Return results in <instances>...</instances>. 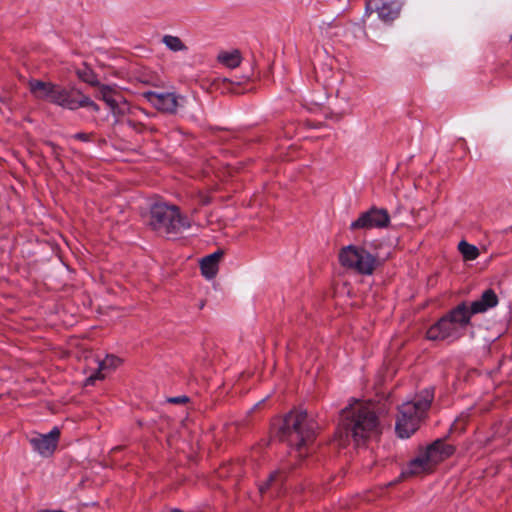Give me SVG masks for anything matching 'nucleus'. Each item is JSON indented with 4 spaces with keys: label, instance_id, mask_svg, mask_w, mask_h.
<instances>
[{
    "label": "nucleus",
    "instance_id": "7ed1b4c3",
    "mask_svg": "<svg viewBox=\"0 0 512 512\" xmlns=\"http://www.w3.org/2000/svg\"><path fill=\"white\" fill-rule=\"evenodd\" d=\"M470 323L471 317L467 312V303L461 302L430 326L426 336L432 341L454 342L464 336Z\"/></svg>",
    "mask_w": 512,
    "mask_h": 512
},
{
    "label": "nucleus",
    "instance_id": "2eb2a0df",
    "mask_svg": "<svg viewBox=\"0 0 512 512\" xmlns=\"http://www.w3.org/2000/svg\"><path fill=\"white\" fill-rule=\"evenodd\" d=\"M402 6L403 2L400 0H387L376 7V12L382 21L392 22L399 17Z\"/></svg>",
    "mask_w": 512,
    "mask_h": 512
},
{
    "label": "nucleus",
    "instance_id": "dca6fc26",
    "mask_svg": "<svg viewBox=\"0 0 512 512\" xmlns=\"http://www.w3.org/2000/svg\"><path fill=\"white\" fill-rule=\"evenodd\" d=\"M121 360L114 355H107L98 362L97 370L86 379V385H92L96 380L104 379L105 372L111 371L119 366Z\"/></svg>",
    "mask_w": 512,
    "mask_h": 512
},
{
    "label": "nucleus",
    "instance_id": "f3484780",
    "mask_svg": "<svg viewBox=\"0 0 512 512\" xmlns=\"http://www.w3.org/2000/svg\"><path fill=\"white\" fill-rule=\"evenodd\" d=\"M79 108H88L95 113L100 111V107L89 96L83 94L79 89L74 88L69 102L68 110L75 111Z\"/></svg>",
    "mask_w": 512,
    "mask_h": 512
},
{
    "label": "nucleus",
    "instance_id": "b1692460",
    "mask_svg": "<svg viewBox=\"0 0 512 512\" xmlns=\"http://www.w3.org/2000/svg\"><path fill=\"white\" fill-rule=\"evenodd\" d=\"M79 77L85 81L86 83L92 85V86H97L99 85V82L95 79V76L94 75H88L86 73L84 74H79Z\"/></svg>",
    "mask_w": 512,
    "mask_h": 512
},
{
    "label": "nucleus",
    "instance_id": "1a4fd4ad",
    "mask_svg": "<svg viewBox=\"0 0 512 512\" xmlns=\"http://www.w3.org/2000/svg\"><path fill=\"white\" fill-rule=\"evenodd\" d=\"M144 97L157 110L168 114H176L185 101L184 96L174 92L148 91L144 93Z\"/></svg>",
    "mask_w": 512,
    "mask_h": 512
},
{
    "label": "nucleus",
    "instance_id": "ddd939ff",
    "mask_svg": "<svg viewBox=\"0 0 512 512\" xmlns=\"http://www.w3.org/2000/svg\"><path fill=\"white\" fill-rule=\"evenodd\" d=\"M455 452L454 446L447 444L443 439H437L427 446L423 452L432 466L450 457Z\"/></svg>",
    "mask_w": 512,
    "mask_h": 512
},
{
    "label": "nucleus",
    "instance_id": "5701e85b",
    "mask_svg": "<svg viewBox=\"0 0 512 512\" xmlns=\"http://www.w3.org/2000/svg\"><path fill=\"white\" fill-rule=\"evenodd\" d=\"M167 401H168V403L177 404V405L186 404L189 402V397H187L185 395L175 396V397L168 398Z\"/></svg>",
    "mask_w": 512,
    "mask_h": 512
},
{
    "label": "nucleus",
    "instance_id": "0eeeda50",
    "mask_svg": "<svg viewBox=\"0 0 512 512\" xmlns=\"http://www.w3.org/2000/svg\"><path fill=\"white\" fill-rule=\"evenodd\" d=\"M376 257L363 247L349 245L341 249L339 262L342 266L359 274L371 275L376 266Z\"/></svg>",
    "mask_w": 512,
    "mask_h": 512
},
{
    "label": "nucleus",
    "instance_id": "aec40b11",
    "mask_svg": "<svg viewBox=\"0 0 512 512\" xmlns=\"http://www.w3.org/2000/svg\"><path fill=\"white\" fill-rule=\"evenodd\" d=\"M218 60L228 68H235L241 63V54L238 50L222 52L218 55Z\"/></svg>",
    "mask_w": 512,
    "mask_h": 512
},
{
    "label": "nucleus",
    "instance_id": "412c9836",
    "mask_svg": "<svg viewBox=\"0 0 512 512\" xmlns=\"http://www.w3.org/2000/svg\"><path fill=\"white\" fill-rule=\"evenodd\" d=\"M458 249L465 261L475 260L479 256L478 248L464 240L459 242Z\"/></svg>",
    "mask_w": 512,
    "mask_h": 512
},
{
    "label": "nucleus",
    "instance_id": "f257e3e1",
    "mask_svg": "<svg viewBox=\"0 0 512 512\" xmlns=\"http://www.w3.org/2000/svg\"><path fill=\"white\" fill-rule=\"evenodd\" d=\"M341 427L346 437L359 446L380 434V422L375 411L368 405L356 402L341 413Z\"/></svg>",
    "mask_w": 512,
    "mask_h": 512
},
{
    "label": "nucleus",
    "instance_id": "9d476101",
    "mask_svg": "<svg viewBox=\"0 0 512 512\" xmlns=\"http://www.w3.org/2000/svg\"><path fill=\"white\" fill-rule=\"evenodd\" d=\"M95 97L106 103L111 113L118 119L129 111V104L123 96L108 85H97Z\"/></svg>",
    "mask_w": 512,
    "mask_h": 512
},
{
    "label": "nucleus",
    "instance_id": "4468645a",
    "mask_svg": "<svg viewBox=\"0 0 512 512\" xmlns=\"http://www.w3.org/2000/svg\"><path fill=\"white\" fill-rule=\"evenodd\" d=\"M498 304V297L494 290H485L478 300L473 301L470 305L467 304V312L470 317L475 314L486 312L488 309L495 307Z\"/></svg>",
    "mask_w": 512,
    "mask_h": 512
},
{
    "label": "nucleus",
    "instance_id": "a211bd4d",
    "mask_svg": "<svg viewBox=\"0 0 512 512\" xmlns=\"http://www.w3.org/2000/svg\"><path fill=\"white\" fill-rule=\"evenodd\" d=\"M431 463L428 461L424 453L418 457L412 459L407 468L402 471L401 477L416 476L422 473H426L432 469Z\"/></svg>",
    "mask_w": 512,
    "mask_h": 512
},
{
    "label": "nucleus",
    "instance_id": "c85d7f7f",
    "mask_svg": "<svg viewBox=\"0 0 512 512\" xmlns=\"http://www.w3.org/2000/svg\"><path fill=\"white\" fill-rule=\"evenodd\" d=\"M171 512H182L181 510H178V509H174L173 511Z\"/></svg>",
    "mask_w": 512,
    "mask_h": 512
},
{
    "label": "nucleus",
    "instance_id": "f03ea898",
    "mask_svg": "<svg viewBox=\"0 0 512 512\" xmlns=\"http://www.w3.org/2000/svg\"><path fill=\"white\" fill-rule=\"evenodd\" d=\"M316 428V422L306 411L293 410L283 419L278 434L281 441L296 449L299 457H305L307 453L303 449L314 441Z\"/></svg>",
    "mask_w": 512,
    "mask_h": 512
},
{
    "label": "nucleus",
    "instance_id": "393cba45",
    "mask_svg": "<svg viewBox=\"0 0 512 512\" xmlns=\"http://www.w3.org/2000/svg\"><path fill=\"white\" fill-rule=\"evenodd\" d=\"M73 138L77 139V140H80V141H83V142H88L91 140L92 138V134L90 133H84V132H78L76 134L73 135Z\"/></svg>",
    "mask_w": 512,
    "mask_h": 512
},
{
    "label": "nucleus",
    "instance_id": "9b49d317",
    "mask_svg": "<svg viewBox=\"0 0 512 512\" xmlns=\"http://www.w3.org/2000/svg\"><path fill=\"white\" fill-rule=\"evenodd\" d=\"M60 437V430L54 427L47 434H36L29 439V442L37 453L43 457L51 456L57 448Z\"/></svg>",
    "mask_w": 512,
    "mask_h": 512
},
{
    "label": "nucleus",
    "instance_id": "6e6552de",
    "mask_svg": "<svg viewBox=\"0 0 512 512\" xmlns=\"http://www.w3.org/2000/svg\"><path fill=\"white\" fill-rule=\"evenodd\" d=\"M390 224V215L384 208L371 207L361 213L350 225L351 230L382 229Z\"/></svg>",
    "mask_w": 512,
    "mask_h": 512
},
{
    "label": "nucleus",
    "instance_id": "6ab92c4d",
    "mask_svg": "<svg viewBox=\"0 0 512 512\" xmlns=\"http://www.w3.org/2000/svg\"><path fill=\"white\" fill-rule=\"evenodd\" d=\"M223 256L222 251H216L210 255L205 256L200 262V269L202 275L207 279H212L218 272V263Z\"/></svg>",
    "mask_w": 512,
    "mask_h": 512
},
{
    "label": "nucleus",
    "instance_id": "4be33fe9",
    "mask_svg": "<svg viewBox=\"0 0 512 512\" xmlns=\"http://www.w3.org/2000/svg\"><path fill=\"white\" fill-rule=\"evenodd\" d=\"M162 42L166 45V47L173 51V52H178V51H185L187 50V46L183 43V41L177 37V36H173V35H165L163 36L162 38Z\"/></svg>",
    "mask_w": 512,
    "mask_h": 512
},
{
    "label": "nucleus",
    "instance_id": "c756f323",
    "mask_svg": "<svg viewBox=\"0 0 512 512\" xmlns=\"http://www.w3.org/2000/svg\"><path fill=\"white\" fill-rule=\"evenodd\" d=\"M511 39H512V35H511Z\"/></svg>",
    "mask_w": 512,
    "mask_h": 512
},
{
    "label": "nucleus",
    "instance_id": "423d86ee",
    "mask_svg": "<svg viewBox=\"0 0 512 512\" xmlns=\"http://www.w3.org/2000/svg\"><path fill=\"white\" fill-rule=\"evenodd\" d=\"M28 87L35 99L49 102L64 109H68L74 89V87L67 88L59 84L38 79L29 80Z\"/></svg>",
    "mask_w": 512,
    "mask_h": 512
},
{
    "label": "nucleus",
    "instance_id": "39448f33",
    "mask_svg": "<svg viewBox=\"0 0 512 512\" xmlns=\"http://www.w3.org/2000/svg\"><path fill=\"white\" fill-rule=\"evenodd\" d=\"M149 226L158 234H178L190 228V220L175 205L154 203L150 208Z\"/></svg>",
    "mask_w": 512,
    "mask_h": 512
},
{
    "label": "nucleus",
    "instance_id": "20e7f679",
    "mask_svg": "<svg viewBox=\"0 0 512 512\" xmlns=\"http://www.w3.org/2000/svg\"><path fill=\"white\" fill-rule=\"evenodd\" d=\"M433 398V390L425 389L414 400L404 402L399 406L395 429L400 438H409L416 432L420 421L430 408Z\"/></svg>",
    "mask_w": 512,
    "mask_h": 512
},
{
    "label": "nucleus",
    "instance_id": "a878e982",
    "mask_svg": "<svg viewBox=\"0 0 512 512\" xmlns=\"http://www.w3.org/2000/svg\"><path fill=\"white\" fill-rule=\"evenodd\" d=\"M45 144L50 148L51 153L55 156V158H58L60 155V147L50 141H47Z\"/></svg>",
    "mask_w": 512,
    "mask_h": 512
},
{
    "label": "nucleus",
    "instance_id": "cd10ccee",
    "mask_svg": "<svg viewBox=\"0 0 512 512\" xmlns=\"http://www.w3.org/2000/svg\"><path fill=\"white\" fill-rule=\"evenodd\" d=\"M202 202H203V204H208L209 203V199H204Z\"/></svg>",
    "mask_w": 512,
    "mask_h": 512
},
{
    "label": "nucleus",
    "instance_id": "bb28decb",
    "mask_svg": "<svg viewBox=\"0 0 512 512\" xmlns=\"http://www.w3.org/2000/svg\"><path fill=\"white\" fill-rule=\"evenodd\" d=\"M373 13V8L371 7L370 1L366 2L365 15L369 16Z\"/></svg>",
    "mask_w": 512,
    "mask_h": 512
},
{
    "label": "nucleus",
    "instance_id": "f8f14e48",
    "mask_svg": "<svg viewBox=\"0 0 512 512\" xmlns=\"http://www.w3.org/2000/svg\"><path fill=\"white\" fill-rule=\"evenodd\" d=\"M288 477V467L282 465L275 471L271 472L263 483L259 485V491L264 494L268 491L271 492L272 496H278L284 490V483Z\"/></svg>",
    "mask_w": 512,
    "mask_h": 512
}]
</instances>
